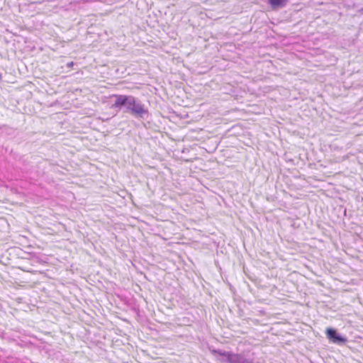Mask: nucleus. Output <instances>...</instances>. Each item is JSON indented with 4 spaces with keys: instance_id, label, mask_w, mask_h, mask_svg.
<instances>
[{
    "instance_id": "1",
    "label": "nucleus",
    "mask_w": 363,
    "mask_h": 363,
    "mask_svg": "<svg viewBox=\"0 0 363 363\" xmlns=\"http://www.w3.org/2000/svg\"><path fill=\"white\" fill-rule=\"evenodd\" d=\"M127 106L131 113L135 115L142 116L143 113L147 112L144 106L138 102L135 98L133 96H130Z\"/></svg>"
},
{
    "instance_id": "2",
    "label": "nucleus",
    "mask_w": 363,
    "mask_h": 363,
    "mask_svg": "<svg viewBox=\"0 0 363 363\" xmlns=\"http://www.w3.org/2000/svg\"><path fill=\"white\" fill-rule=\"evenodd\" d=\"M327 338L333 343H345L347 339L338 335L335 330L328 328L325 330Z\"/></svg>"
},
{
    "instance_id": "3",
    "label": "nucleus",
    "mask_w": 363,
    "mask_h": 363,
    "mask_svg": "<svg viewBox=\"0 0 363 363\" xmlns=\"http://www.w3.org/2000/svg\"><path fill=\"white\" fill-rule=\"evenodd\" d=\"M113 96L116 98V101L112 105L113 108H120L123 106L128 105L130 96L114 94Z\"/></svg>"
},
{
    "instance_id": "4",
    "label": "nucleus",
    "mask_w": 363,
    "mask_h": 363,
    "mask_svg": "<svg viewBox=\"0 0 363 363\" xmlns=\"http://www.w3.org/2000/svg\"><path fill=\"white\" fill-rule=\"evenodd\" d=\"M273 10L281 9L286 6L289 0H267Z\"/></svg>"
},
{
    "instance_id": "5",
    "label": "nucleus",
    "mask_w": 363,
    "mask_h": 363,
    "mask_svg": "<svg viewBox=\"0 0 363 363\" xmlns=\"http://www.w3.org/2000/svg\"><path fill=\"white\" fill-rule=\"evenodd\" d=\"M227 360L229 363H245V362L240 354L232 352L228 355Z\"/></svg>"
},
{
    "instance_id": "6",
    "label": "nucleus",
    "mask_w": 363,
    "mask_h": 363,
    "mask_svg": "<svg viewBox=\"0 0 363 363\" xmlns=\"http://www.w3.org/2000/svg\"><path fill=\"white\" fill-rule=\"evenodd\" d=\"M212 352L213 354H218L220 356L226 357L227 359L228 358V355L230 354V352H225V351H217V350H213Z\"/></svg>"
}]
</instances>
